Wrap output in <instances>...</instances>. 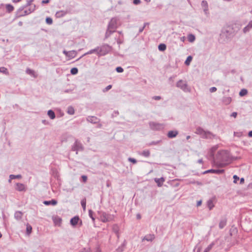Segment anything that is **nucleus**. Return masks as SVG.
Returning <instances> with one entry per match:
<instances>
[{"label": "nucleus", "instance_id": "obj_1", "mask_svg": "<svg viewBox=\"0 0 252 252\" xmlns=\"http://www.w3.org/2000/svg\"><path fill=\"white\" fill-rule=\"evenodd\" d=\"M117 20L115 19H111L108 26V31L110 32H113L117 28Z\"/></svg>", "mask_w": 252, "mask_h": 252}, {"label": "nucleus", "instance_id": "obj_2", "mask_svg": "<svg viewBox=\"0 0 252 252\" xmlns=\"http://www.w3.org/2000/svg\"><path fill=\"white\" fill-rule=\"evenodd\" d=\"M63 53L65 55V56L67 57V59L68 60H71L75 57H76L77 55V52L75 51H70L69 52H66V51H63Z\"/></svg>", "mask_w": 252, "mask_h": 252}, {"label": "nucleus", "instance_id": "obj_3", "mask_svg": "<svg viewBox=\"0 0 252 252\" xmlns=\"http://www.w3.org/2000/svg\"><path fill=\"white\" fill-rule=\"evenodd\" d=\"M100 220L103 222L110 221L112 220V217L111 215L106 213H103L100 216Z\"/></svg>", "mask_w": 252, "mask_h": 252}, {"label": "nucleus", "instance_id": "obj_4", "mask_svg": "<svg viewBox=\"0 0 252 252\" xmlns=\"http://www.w3.org/2000/svg\"><path fill=\"white\" fill-rule=\"evenodd\" d=\"M177 86L179 88H180L184 91H187L189 90L186 83L182 80H180L177 82Z\"/></svg>", "mask_w": 252, "mask_h": 252}, {"label": "nucleus", "instance_id": "obj_5", "mask_svg": "<svg viewBox=\"0 0 252 252\" xmlns=\"http://www.w3.org/2000/svg\"><path fill=\"white\" fill-rule=\"evenodd\" d=\"M79 221H80V224H81L82 221L80 220V219L78 216H75L71 219L70 223L72 225L75 226L79 222Z\"/></svg>", "mask_w": 252, "mask_h": 252}, {"label": "nucleus", "instance_id": "obj_6", "mask_svg": "<svg viewBox=\"0 0 252 252\" xmlns=\"http://www.w3.org/2000/svg\"><path fill=\"white\" fill-rule=\"evenodd\" d=\"M52 219H53L54 224L56 225H61V224L62 223V220L61 218H60L58 216H54L52 218Z\"/></svg>", "mask_w": 252, "mask_h": 252}, {"label": "nucleus", "instance_id": "obj_7", "mask_svg": "<svg viewBox=\"0 0 252 252\" xmlns=\"http://www.w3.org/2000/svg\"><path fill=\"white\" fill-rule=\"evenodd\" d=\"M15 189L16 190L20 191H24L26 190L25 186L21 183H17L16 185Z\"/></svg>", "mask_w": 252, "mask_h": 252}, {"label": "nucleus", "instance_id": "obj_8", "mask_svg": "<svg viewBox=\"0 0 252 252\" xmlns=\"http://www.w3.org/2000/svg\"><path fill=\"white\" fill-rule=\"evenodd\" d=\"M224 172L223 170H214V169H211L206 171L204 173H216L218 174H222Z\"/></svg>", "mask_w": 252, "mask_h": 252}, {"label": "nucleus", "instance_id": "obj_9", "mask_svg": "<svg viewBox=\"0 0 252 252\" xmlns=\"http://www.w3.org/2000/svg\"><path fill=\"white\" fill-rule=\"evenodd\" d=\"M155 237L154 234H148L145 236L142 239V241L147 240L148 241H152L155 239Z\"/></svg>", "mask_w": 252, "mask_h": 252}, {"label": "nucleus", "instance_id": "obj_10", "mask_svg": "<svg viewBox=\"0 0 252 252\" xmlns=\"http://www.w3.org/2000/svg\"><path fill=\"white\" fill-rule=\"evenodd\" d=\"M155 181L157 183L158 187H161L165 180L163 178H155Z\"/></svg>", "mask_w": 252, "mask_h": 252}, {"label": "nucleus", "instance_id": "obj_11", "mask_svg": "<svg viewBox=\"0 0 252 252\" xmlns=\"http://www.w3.org/2000/svg\"><path fill=\"white\" fill-rule=\"evenodd\" d=\"M178 134V132L177 131H170L168 133V137L169 138H173L176 136Z\"/></svg>", "mask_w": 252, "mask_h": 252}, {"label": "nucleus", "instance_id": "obj_12", "mask_svg": "<svg viewBox=\"0 0 252 252\" xmlns=\"http://www.w3.org/2000/svg\"><path fill=\"white\" fill-rule=\"evenodd\" d=\"M27 73L34 78L37 77V74L32 70L28 69L26 71Z\"/></svg>", "mask_w": 252, "mask_h": 252}, {"label": "nucleus", "instance_id": "obj_13", "mask_svg": "<svg viewBox=\"0 0 252 252\" xmlns=\"http://www.w3.org/2000/svg\"><path fill=\"white\" fill-rule=\"evenodd\" d=\"M57 203V202L55 200H52L51 201H45L44 202V204L45 205H50L52 204L53 205H55Z\"/></svg>", "mask_w": 252, "mask_h": 252}, {"label": "nucleus", "instance_id": "obj_14", "mask_svg": "<svg viewBox=\"0 0 252 252\" xmlns=\"http://www.w3.org/2000/svg\"><path fill=\"white\" fill-rule=\"evenodd\" d=\"M48 115L51 119H54L55 118V113L51 110L48 111Z\"/></svg>", "mask_w": 252, "mask_h": 252}, {"label": "nucleus", "instance_id": "obj_15", "mask_svg": "<svg viewBox=\"0 0 252 252\" xmlns=\"http://www.w3.org/2000/svg\"><path fill=\"white\" fill-rule=\"evenodd\" d=\"M158 50L161 51H164L166 50V46L164 44H160L158 47Z\"/></svg>", "mask_w": 252, "mask_h": 252}, {"label": "nucleus", "instance_id": "obj_16", "mask_svg": "<svg viewBox=\"0 0 252 252\" xmlns=\"http://www.w3.org/2000/svg\"><path fill=\"white\" fill-rule=\"evenodd\" d=\"M226 220H223L220 221L219 223V227L220 228H222L224 227V226L226 225Z\"/></svg>", "mask_w": 252, "mask_h": 252}, {"label": "nucleus", "instance_id": "obj_17", "mask_svg": "<svg viewBox=\"0 0 252 252\" xmlns=\"http://www.w3.org/2000/svg\"><path fill=\"white\" fill-rule=\"evenodd\" d=\"M214 243L210 244L204 250V252H209L214 246Z\"/></svg>", "mask_w": 252, "mask_h": 252}, {"label": "nucleus", "instance_id": "obj_18", "mask_svg": "<svg viewBox=\"0 0 252 252\" xmlns=\"http://www.w3.org/2000/svg\"><path fill=\"white\" fill-rule=\"evenodd\" d=\"M6 8L7 11L9 12L14 10V7L11 4H7L6 5Z\"/></svg>", "mask_w": 252, "mask_h": 252}, {"label": "nucleus", "instance_id": "obj_19", "mask_svg": "<svg viewBox=\"0 0 252 252\" xmlns=\"http://www.w3.org/2000/svg\"><path fill=\"white\" fill-rule=\"evenodd\" d=\"M188 38L189 41L192 42L195 40V36L193 34H189L188 36Z\"/></svg>", "mask_w": 252, "mask_h": 252}, {"label": "nucleus", "instance_id": "obj_20", "mask_svg": "<svg viewBox=\"0 0 252 252\" xmlns=\"http://www.w3.org/2000/svg\"><path fill=\"white\" fill-rule=\"evenodd\" d=\"M0 72L3 73H4L5 74H8V72L7 71V68H6L4 67H0Z\"/></svg>", "mask_w": 252, "mask_h": 252}, {"label": "nucleus", "instance_id": "obj_21", "mask_svg": "<svg viewBox=\"0 0 252 252\" xmlns=\"http://www.w3.org/2000/svg\"><path fill=\"white\" fill-rule=\"evenodd\" d=\"M231 98L230 97H225L223 99V102L226 104H229L231 102Z\"/></svg>", "mask_w": 252, "mask_h": 252}, {"label": "nucleus", "instance_id": "obj_22", "mask_svg": "<svg viewBox=\"0 0 252 252\" xmlns=\"http://www.w3.org/2000/svg\"><path fill=\"white\" fill-rule=\"evenodd\" d=\"M248 92L245 89H242L239 93V95L241 96H244L247 94Z\"/></svg>", "mask_w": 252, "mask_h": 252}, {"label": "nucleus", "instance_id": "obj_23", "mask_svg": "<svg viewBox=\"0 0 252 252\" xmlns=\"http://www.w3.org/2000/svg\"><path fill=\"white\" fill-rule=\"evenodd\" d=\"M191 60H192V57L191 56H189L187 58L186 61H185V64L187 65H189L190 64Z\"/></svg>", "mask_w": 252, "mask_h": 252}, {"label": "nucleus", "instance_id": "obj_24", "mask_svg": "<svg viewBox=\"0 0 252 252\" xmlns=\"http://www.w3.org/2000/svg\"><path fill=\"white\" fill-rule=\"evenodd\" d=\"M21 176L20 175H10V180H12V179H16V178H18V179H20L21 178Z\"/></svg>", "mask_w": 252, "mask_h": 252}, {"label": "nucleus", "instance_id": "obj_25", "mask_svg": "<svg viewBox=\"0 0 252 252\" xmlns=\"http://www.w3.org/2000/svg\"><path fill=\"white\" fill-rule=\"evenodd\" d=\"M67 112L70 115H72L74 113V110L73 107H69L68 108Z\"/></svg>", "mask_w": 252, "mask_h": 252}, {"label": "nucleus", "instance_id": "obj_26", "mask_svg": "<svg viewBox=\"0 0 252 252\" xmlns=\"http://www.w3.org/2000/svg\"><path fill=\"white\" fill-rule=\"evenodd\" d=\"M78 69L76 67L72 68L70 70L71 73L73 75L76 74L78 73Z\"/></svg>", "mask_w": 252, "mask_h": 252}, {"label": "nucleus", "instance_id": "obj_27", "mask_svg": "<svg viewBox=\"0 0 252 252\" xmlns=\"http://www.w3.org/2000/svg\"><path fill=\"white\" fill-rule=\"evenodd\" d=\"M197 133L201 135H202L203 133H204L205 135L207 134L203 129L201 128H198L197 129ZM208 134H210L208 133Z\"/></svg>", "mask_w": 252, "mask_h": 252}, {"label": "nucleus", "instance_id": "obj_28", "mask_svg": "<svg viewBox=\"0 0 252 252\" xmlns=\"http://www.w3.org/2000/svg\"><path fill=\"white\" fill-rule=\"evenodd\" d=\"M208 206L210 210L212 209L213 208L214 205L212 201L210 200L208 202Z\"/></svg>", "mask_w": 252, "mask_h": 252}, {"label": "nucleus", "instance_id": "obj_29", "mask_svg": "<svg viewBox=\"0 0 252 252\" xmlns=\"http://www.w3.org/2000/svg\"><path fill=\"white\" fill-rule=\"evenodd\" d=\"M32 230V227L30 225H27V232L28 234H30Z\"/></svg>", "mask_w": 252, "mask_h": 252}, {"label": "nucleus", "instance_id": "obj_30", "mask_svg": "<svg viewBox=\"0 0 252 252\" xmlns=\"http://www.w3.org/2000/svg\"><path fill=\"white\" fill-rule=\"evenodd\" d=\"M150 152L148 150L144 151L142 153V155L145 157H148L150 155Z\"/></svg>", "mask_w": 252, "mask_h": 252}, {"label": "nucleus", "instance_id": "obj_31", "mask_svg": "<svg viewBox=\"0 0 252 252\" xmlns=\"http://www.w3.org/2000/svg\"><path fill=\"white\" fill-rule=\"evenodd\" d=\"M46 22L48 24H49V25L52 24V23H53L52 19L49 17H47L46 19Z\"/></svg>", "mask_w": 252, "mask_h": 252}, {"label": "nucleus", "instance_id": "obj_32", "mask_svg": "<svg viewBox=\"0 0 252 252\" xmlns=\"http://www.w3.org/2000/svg\"><path fill=\"white\" fill-rule=\"evenodd\" d=\"M81 205L83 207V208H84V209H85V208H86V200L85 199H83L81 201Z\"/></svg>", "mask_w": 252, "mask_h": 252}, {"label": "nucleus", "instance_id": "obj_33", "mask_svg": "<svg viewBox=\"0 0 252 252\" xmlns=\"http://www.w3.org/2000/svg\"><path fill=\"white\" fill-rule=\"evenodd\" d=\"M201 4H202V6L203 7H205V8H207L208 3L206 1H202Z\"/></svg>", "mask_w": 252, "mask_h": 252}, {"label": "nucleus", "instance_id": "obj_34", "mask_svg": "<svg viewBox=\"0 0 252 252\" xmlns=\"http://www.w3.org/2000/svg\"><path fill=\"white\" fill-rule=\"evenodd\" d=\"M116 70L118 72H122L123 69L121 67H118L116 68Z\"/></svg>", "mask_w": 252, "mask_h": 252}, {"label": "nucleus", "instance_id": "obj_35", "mask_svg": "<svg viewBox=\"0 0 252 252\" xmlns=\"http://www.w3.org/2000/svg\"><path fill=\"white\" fill-rule=\"evenodd\" d=\"M217 91V88L216 87H212L210 89V91L211 93L215 92Z\"/></svg>", "mask_w": 252, "mask_h": 252}, {"label": "nucleus", "instance_id": "obj_36", "mask_svg": "<svg viewBox=\"0 0 252 252\" xmlns=\"http://www.w3.org/2000/svg\"><path fill=\"white\" fill-rule=\"evenodd\" d=\"M250 29L247 26L244 28V29H243V31L244 32H248L249 31Z\"/></svg>", "mask_w": 252, "mask_h": 252}, {"label": "nucleus", "instance_id": "obj_37", "mask_svg": "<svg viewBox=\"0 0 252 252\" xmlns=\"http://www.w3.org/2000/svg\"><path fill=\"white\" fill-rule=\"evenodd\" d=\"M128 160L133 163H135L136 162V160L135 159L130 158H128Z\"/></svg>", "mask_w": 252, "mask_h": 252}, {"label": "nucleus", "instance_id": "obj_38", "mask_svg": "<svg viewBox=\"0 0 252 252\" xmlns=\"http://www.w3.org/2000/svg\"><path fill=\"white\" fill-rule=\"evenodd\" d=\"M82 178L83 179V181L84 182H86L87 181V177L85 175H83L82 176Z\"/></svg>", "mask_w": 252, "mask_h": 252}, {"label": "nucleus", "instance_id": "obj_39", "mask_svg": "<svg viewBox=\"0 0 252 252\" xmlns=\"http://www.w3.org/2000/svg\"><path fill=\"white\" fill-rule=\"evenodd\" d=\"M233 178L234 179V182L235 183L237 182V180H239V177L236 175H234Z\"/></svg>", "mask_w": 252, "mask_h": 252}, {"label": "nucleus", "instance_id": "obj_40", "mask_svg": "<svg viewBox=\"0 0 252 252\" xmlns=\"http://www.w3.org/2000/svg\"><path fill=\"white\" fill-rule=\"evenodd\" d=\"M50 0H43L41 2L43 4H46L50 2Z\"/></svg>", "mask_w": 252, "mask_h": 252}, {"label": "nucleus", "instance_id": "obj_41", "mask_svg": "<svg viewBox=\"0 0 252 252\" xmlns=\"http://www.w3.org/2000/svg\"><path fill=\"white\" fill-rule=\"evenodd\" d=\"M112 88V86L111 85H108V86H107L106 88H105V91H108L109 90H110V89H111Z\"/></svg>", "mask_w": 252, "mask_h": 252}, {"label": "nucleus", "instance_id": "obj_42", "mask_svg": "<svg viewBox=\"0 0 252 252\" xmlns=\"http://www.w3.org/2000/svg\"><path fill=\"white\" fill-rule=\"evenodd\" d=\"M140 0H133V3L135 4H138L140 3Z\"/></svg>", "mask_w": 252, "mask_h": 252}, {"label": "nucleus", "instance_id": "obj_43", "mask_svg": "<svg viewBox=\"0 0 252 252\" xmlns=\"http://www.w3.org/2000/svg\"><path fill=\"white\" fill-rule=\"evenodd\" d=\"M248 26L250 29L252 28V21L249 22V23L248 25Z\"/></svg>", "mask_w": 252, "mask_h": 252}, {"label": "nucleus", "instance_id": "obj_44", "mask_svg": "<svg viewBox=\"0 0 252 252\" xmlns=\"http://www.w3.org/2000/svg\"><path fill=\"white\" fill-rule=\"evenodd\" d=\"M237 115V113L236 112H233L231 114V116L236 118Z\"/></svg>", "mask_w": 252, "mask_h": 252}, {"label": "nucleus", "instance_id": "obj_45", "mask_svg": "<svg viewBox=\"0 0 252 252\" xmlns=\"http://www.w3.org/2000/svg\"><path fill=\"white\" fill-rule=\"evenodd\" d=\"M217 147H213V148H212L211 151H212V152H214V151H215L217 150Z\"/></svg>", "mask_w": 252, "mask_h": 252}, {"label": "nucleus", "instance_id": "obj_46", "mask_svg": "<svg viewBox=\"0 0 252 252\" xmlns=\"http://www.w3.org/2000/svg\"><path fill=\"white\" fill-rule=\"evenodd\" d=\"M154 98L155 99H156V100H158V99H160V96H155V97H154Z\"/></svg>", "mask_w": 252, "mask_h": 252}, {"label": "nucleus", "instance_id": "obj_47", "mask_svg": "<svg viewBox=\"0 0 252 252\" xmlns=\"http://www.w3.org/2000/svg\"><path fill=\"white\" fill-rule=\"evenodd\" d=\"M201 203H202L201 201H198L197 203V206H200L201 204Z\"/></svg>", "mask_w": 252, "mask_h": 252}, {"label": "nucleus", "instance_id": "obj_48", "mask_svg": "<svg viewBox=\"0 0 252 252\" xmlns=\"http://www.w3.org/2000/svg\"><path fill=\"white\" fill-rule=\"evenodd\" d=\"M89 214H90V217H91V218L92 219V220L94 221V218L92 216V215H91V211H90Z\"/></svg>", "mask_w": 252, "mask_h": 252}, {"label": "nucleus", "instance_id": "obj_49", "mask_svg": "<svg viewBox=\"0 0 252 252\" xmlns=\"http://www.w3.org/2000/svg\"><path fill=\"white\" fill-rule=\"evenodd\" d=\"M249 136L250 137H252V131H250V132H249Z\"/></svg>", "mask_w": 252, "mask_h": 252}, {"label": "nucleus", "instance_id": "obj_50", "mask_svg": "<svg viewBox=\"0 0 252 252\" xmlns=\"http://www.w3.org/2000/svg\"><path fill=\"white\" fill-rule=\"evenodd\" d=\"M136 216H137V218L138 219H141L140 215H139V214H137Z\"/></svg>", "mask_w": 252, "mask_h": 252}, {"label": "nucleus", "instance_id": "obj_51", "mask_svg": "<svg viewBox=\"0 0 252 252\" xmlns=\"http://www.w3.org/2000/svg\"><path fill=\"white\" fill-rule=\"evenodd\" d=\"M244 178H241V181H240L241 183H244Z\"/></svg>", "mask_w": 252, "mask_h": 252}, {"label": "nucleus", "instance_id": "obj_52", "mask_svg": "<svg viewBox=\"0 0 252 252\" xmlns=\"http://www.w3.org/2000/svg\"><path fill=\"white\" fill-rule=\"evenodd\" d=\"M80 252H89V251H86V250H85V251H83Z\"/></svg>", "mask_w": 252, "mask_h": 252}, {"label": "nucleus", "instance_id": "obj_53", "mask_svg": "<svg viewBox=\"0 0 252 252\" xmlns=\"http://www.w3.org/2000/svg\"><path fill=\"white\" fill-rule=\"evenodd\" d=\"M220 154H224V151H221L220 153Z\"/></svg>", "mask_w": 252, "mask_h": 252}, {"label": "nucleus", "instance_id": "obj_54", "mask_svg": "<svg viewBox=\"0 0 252 252\" xmlns=\"http://www.w3.org/2000/svg\"><path fill=\"white\" fill-rule=\"evenodd\" d=\"M147 2H149L150 1V0H145Z\"/></svg>", "mask_w": 252, "mask_h": 252}]
</instances>
